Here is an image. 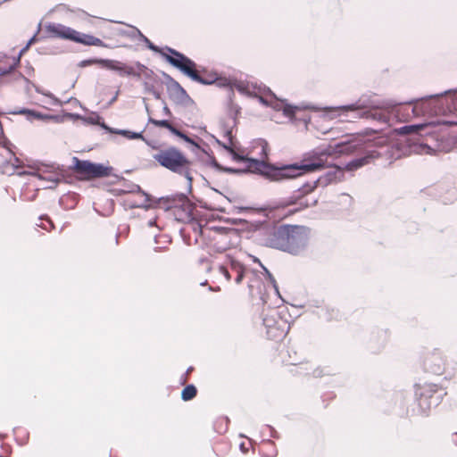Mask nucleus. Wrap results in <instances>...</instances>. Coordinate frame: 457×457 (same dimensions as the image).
Wrapping results in <instances>:
<instances>
[{"mask_svg":"<svg viewBox=\"0 0 457 457\" xmlns=\"http://www.w3.org/2000/svg\"><path fill=\"white\" fill-rule=\"evenodd\" d=\"M434 129L435 125L431 122L403 126L397 132L403 137L394 144H386L385 138H378L374 142H362L361 139L341 141L306 153L298 164H303L307 159L309 162L320 163L312 170H303V175L325 168L327 158L332 155L357 154L354 159L342 167L346 171L357 170L379 158L392 163L403 155L429 153L432 149L422 137L432 136Z\"/></svg>","mask_w":457,"mask_h":457,"instance_id":"nucleus-1","label":"nucleus"},{"mask_svg":"<svg viewBox=\"0 0 457 457\" xmlns=\"http://www.w3.org/2000/svg\"><path fill=\"white\" fill-rule=\"evenodd\" d=\"M224 149L231 155L234 161L247 162V168L253 169L255 173L275 182L295 179L303 175V170H312L320 164L319 162H309L307 159L303 164L294 162L278 166L263 160L246 157L236 152L230 145H224Z\"/></svg>","mask_w":457,"mask_h":457,"instance_id":"nucleus-2","label":"nucleus"},{"mask_svg":"<svg viewBox=\"0 0 457 457\" xmlns=\"http://www.w3.org/2000/svg\"><path fill=\"white\" fill-rule=\"evenodd\" d=\"M309 240L308 227L282 224L274 227L267 235L265 245L294 256H300L307 250Z\"/></svg>","mask_w":457,"mask_h":457,"instance_id":"nucleus-3","label":"nucleus"},{"mask_svg":"<svg viewBox=\"0 0 457 457\" xmlns=\"http://www.w3.org/2000/svg\"><path fill=\"white\" fill-rule=\"evenodd\" d=\"M402 103L384 102L382 104H375L370 98L361 97L355 103L339 105L336 107H326L328 112L338 111L339 115H346L352 112L353 119H367L376 120L381 124H387L389 121L388 110H394Z\"/></svg>","mask_w":457,"mask_h":457,"instance_id":"nucleus-4","label":"nucleus"},{"mask_svg":"<svg viewBox=\"0 0 457 457\" xmlns=\"http://www.w3.org/2000/svg\"><path fill=\"white\" fill-rule=\"evenodd\" d=\"M153 159L162 168L184 177L187 181L188 193L192 191L193 169L192 161L176 146L159 149L153 154Z\"/></svg>","mask_w":457,"mask_h":457,"instance_id":"nucleus-5","label":"nucleus"},{"mask_svg":"<svg viewBox=\"0 0 457 457\" xmlns=\"http://www.w3.org/2000/svg\"><path fill=\"white\" fill-rule=\"evenodd\" d=\"M445 392L436 384L415 385L416 400L411 410V415L428 417L431 408L437 406Z\"/></svg>","mask_w":457,"mask_h":457,"instance_id":"nucleus-6","label":"nucleus"},{"mask_svg":"<svg viewBox=\"0 0 457 457\" xmlns=\"http://www.w3.org/2000/svg\"><path fill=\"white\" fill-rule=\"evenodd\" d=\"M177 58L173 59L171 57L167 58V62L178 69L181 73L185 76L191 79L193 81L198 82L202 85H212L214 84L217 80V75L214 74H207L206 77H204L202 73H205V69H202L201 71L197 70V64L192 59L185 55L184 54L174 51L171 52Z\"/></svg>","mask_w":457,"mask_h":457,"instance_id":"nucleus-7","label":"nucleus"},{"mask_svg":"<svg viewBox=\"0 0 457 457\" xmlns=\"http://www.w3.org/2000/svg\"><path fill=\"white\" fill-rule=\"evenodd\" d=\"M330 184L329 179L326 178L325 175L320 176L312 182H306L297 190H295L292 195L284 200L285 205L296 204L298 207L295 211H301L308 207L315 206L318 204V198H305V195L313 192L318 187H327Z\"/></svg>","mask_w":457,"mask_h":457,"instance_id":"nucleus-8","label":"nucleus"},{"mask_svg":"<svg viewBox=\"0 0 457 457\" xmlns=\"http://www.w3.org/2000/svg\"><path fill=\"white\" fill-rule=\"evenodd\" d=\"M262 320L266 329V336L269 339H282L289 331L290 326L287 320L280 316L277 309H263Z\"/></svg>","mask_w":457,"mask_h":457,"instance_id":"nucleus-9","label":"nucleus"},{"mask_svg":"<svg viewBox=\"0 0 457 457\" xmlns=\"http://www.w3.org/2000/svg\"><path fill=\"white\" fill-rule=\"evenodd\" d=\"M72 162L74 172L81 179L87 180L109 177L113 170L112 166L93 162L88 160H79L78 157H73Z\"/></svg>","mask_w":457,"mask_h":457,"instance_id":"nucleus-10","label":"nucleus"},{"mask_svg":"<svg viewBox=\"0 0 457 457\" xmlns=\"http://www.w3.org/2000/svg\"><path fill=\"white\" fill-rule=\"evenodd\" d=\"M450 95L452 96L451 103H447V108H454L457 109V87L454 89L445 90L439 94H435L431 96H428L425 97H421L420 99H411L404 102V104H412L413 107L411 112L413 115L419 116L420 114H425L427 112H430L433 108L431 106V100L438 101L442 96Z\"/></svg>","mask_w":457,"mask_h":457,"instance_id":"nucleus-11","label":"nucleus"},{"mask_svg":"<svg viewBox=\"0 0 457 457\" xmlns=\"http://www.w3.org/2000/svg\"><path fill=\"white\" fill-rule=\"evenodd\" d=\"M423 367L426 372L440 376L447 370L445 356L443 352L435 348L428 353L423 361Z\"/></svg>","mask_w":457,"mask_h":457,"instance_id":"nucleus-12","label":"nucleus"},{"mask_svg":"<svg viewBox=\"0 0 457 457\" xmlns=\"http://www.w3.org/2000/svg\"><path fill=\"white\" fill-rule=\"evenodd\" d=\"M268 94L265 96H256L259 102L265 106H270L276 111H282L283 114L287 117H293L295 112L299 110L296 105H292L285 102V100L279 99L276 95L270 89H267Z\"/></svg>","mask_w":457,"mask_h":457,"instance_id":"nucleus-13","label":"nucleus"},{"mask_svg":"<svg viewBox=\"0 0 457 457\" xmlns=\"http://www.w3.org/2000/svg\"><path fill=\"white\" fill-rule=\"evenodd\" d=\"M48 37L54 38H62L72 41L74 29L62 25L61 23L48 22L45 26Z\"/></svg>","mask_w":457,"mask_h":457,"instance_id":"nucleus-14","label":"nucleus"},{"mask_svg":"<svg viewBox=\"0 0 457 457\" xmlns=\"http://www.w3.org/2000/svg\"><path fill=\"white\" fill-rule=\"evenodd\" d=\"M103 68L117 72L120 76H133L139 78V73L136 72L132 66L118 60L104 59Z\"/></svg>","mask_w":457,"mask_h":457,"instance_id":"nucleus-15","label":"nucleus"},{"mask_svg":"<svg viewBox=\"0 0 457 457\" xmlns=\"http://www.w3.org/2000/svg\"><path fill=\"white\" fill-rule=\"evenodd\" d=\"M389 339V331L387 329H376L371 333L370 339V348L371 351L380 352L387 344Z\"/></svg>","mask_w":457,"mask_h":457,"instance_id":"nucleus-16","label":"nucleus"},{"mask_svg":"<svg viewBox=\"0 0 457 457\" xmlns=\"http://www.w3.org/2000/svg\"><path fill=\"white\" fill-rule=\"evenodd\" d=\"M167 92L169 97L178 104H187L188 102L192 101L191 97L179 82L169 86Z\"/></svg>","mask_w":457,"mask_h":457,"instance_id":"nucleus-17","label":"nucleus"},{"mask_svg":"<svg viewBox=\"0 0 457 457\" xmlns=\"http://www.w3.org/2000/svg\"><path fill=\"white\" fill-rule=\"evenodd\" d=\"M137 32L138 33L140 39L145 44L146 47L154 52L161 54V56L167 62L168 57H171L173 59H176L177 57L171 53L174 51H177L174 48H171L170 46H165L164 48H161L158 46L154 45L148 37H146L145 35L141 33L140 30L137 29Z\"/></svg>","mask_w":457,"mask_h":457,"instance_id":"nucleus-18","label":"nucleus"},{"mask_svg":"<svg viewBox=\"0 0 457 457\" xmlns=\"http://www.w3.org/2000/svg\"><path fill=\"white\" fill-rule=\"evenodd\" d=\"M72 41L75 43L82 44L84 46L107 47V45L102 39L96 37L93 35L81 33L77 30H74Z\"/></svg>","mask_w":457,"mask_h":457,"instance_id":"nucleus-19","label":"nucleus"},{"mask_svg":"<svg viewBox=\"0 0 457 457\" xmlns=\"http://www.w3.org/2000/svg\"><path fill=\"white\" fill-rule=\"evenodd\" d=\"M11 113L12 114H25V115H27L28 120H59L58 117L55 115L46 114V113H42L40 112L31 110V109H27V108H21L17 111H13Z\"/></svg>","mask_w":457,"mask_h":457,"instance_id":"nucleus-20","label":"nucleus"},{"mask_svg":"<svg viewBox=\"0 0 457 457\" xmlns=\"http://www.w3.org/2000/svg\"><path fill=\"white\" fill-rule=\"evenodd\" d=\"M159 203L164 202L166 204V209L169 210L173 207H177L178 204H180L185 210V204H187L188 198L184 193H178L172 195L161 197L158 200Z\"/></svg>","mask_w":457,"mask_h":457,"instance_id":"nucleus-21","label":"nucleus"},{"mask_svg":"<svg viewBox=\"0 0 457 457\" xmlns=\"http://www.w3.org/2000/svg\"><path fill=\"white\" fill-rule=\"evenodd\" d=\"M206 165H210L219 171H223L230 174H243L247 172L245 169H237L231 167H225L220 164L213 155H208V161H204Z\"/></svg>","mask_w":457,"mask_h":457,"instance_id":"nucleus-22","label":"nucleus"},{"mask_svg":"<svg viewBox=\"0 0 457 457\" xmlns=\"http://www.w3.org/2000/svg\"><path fill=\"white\" fill-rule=\"evenodd\" d=\"M230 270H237L236 274L235 282L238 285L245 278V266L234 258H229Z\"/></svg>","mask_w":457,"mask_h":457,"instance_id":"nucleus-23","label":"nucleus"},{"mask_svg":"<svg viewBox=\"0 0 457 457\" xmlns=\"http://www.w3.org/2000/svg\"><path fill=\"white\" fill-rule=\"evenodd\" d=\"M324 175L329 179L330 183L341 181L344 178V169L341 166H334Z\"/></svg>","mask_w":457,"mask_h":457,"instance_id":"nucleus-24","label":"nucleus"},{"mask_svg":"<svg viewBox=\"0 0 457 457\" xmlns=\"http://www.w3.org/2000/svg\"><path fill=\"white\" fill-rule=\"evenodd\" d=\"M197 395V388L194 384L187 385L181 391V399L188 402L194 399Z\"/></svg>","mask_w":457,"mask_h":457,"instance_id":"nucleus-25","label":"nucleus"},{"mask_svg":"<svg viewBox=\"0 0 457 457\" xmlns=\"http://www.w3.org/2000/svg\"><path fill=\"white\" fill-rule=\"evenodd\" d=\"M123 191L129 193H139L145 197V202L153 201L152 195L144 191L139 185L130 183L129 185L127 186V189H124Z\"/></svg>","mask_w":457,"mask_h":457,"instance_id":"nucleus-26","label":"nucleus"},{"mask_svg":"<svg viewBox=\"0 0 457 457\" xmlns=\"http://www.w3.org/2000/svg\"><path fill=\"white\" fill-rule=\"evenodd\" d=\"M114 134L120 135L128 139H144L143 132H135L129 129H119L114 131Z\"/></svg>","mask_w":457,"mask_h":457,"instance_id":"nucleus-27","label":"nucleus"},{"mask_svg":"<svg viewBox=\"0 0 457 457\" xmlns=\"http://www.w3.org/2000/svg\"><path fill=\"white\" fill-rule=\"evenodd\" d=\"M233 89H237L239 93L245 96H251V92L249 89V85L245 84L242 81H237L236 79L233 80L232 84V91Z\"/></svg>","mask_w":457,"mask_h":457,"instance_id":"nucleus-28","label":"nucleus"},{"mask_svg":"<svg viewBox=\"0 0 457 457\" xmlns=\"http://www.w3.org/2000/svg\"><path fill=\"white\" fill-rule=\"evenodd\" d=\"M148 121L156 127L167 129L170 133L175 127L168 120H155L150 117Z\"/></svg>","mask_w":457,"mask_h":457,"instance_id":"nucleus-29","label":"nucleus"},{"mask_svg":"<svg viewBox=\"0 0 457 457\" xmlns=\"http://www.w3.org/2000/svg\"><path fill=\"white\" fill-rule=\"evenodd\" d=\"M40 179H45L50 183H53V186H47V188L54 189L57 187V185L62 180V177L59 175H49L47 177L38 175Z\"/></svg>","mask_w":457,"mask_h":457,"instance_id":"nucleus-30","label":"nucleus"},{"mask_svg":"<svg viewBox=\"0 0 457 457\" xmlns=\"http://www.w3.org/2000/svg\"><path fill=\"white\" fill-rule=\"evenodd\" d=\"M332 374L333 373L328 367H317L311 373L313 378H322Z\"/></svg>","mask_w":457,"mask_h":457,"instance_id":"nucleus-31","label":"nucleus"},{"mask_svg":"<svg viewBox=\"0 0 457 457\" xmlns=\"http://www.w3.org/2000/svg\"><path fill=\"white\" fill-rule=\"evenodd\" d=\"M188 144L191 145V152L194 153L195 154L198 155L199 152H201L202 154L206 155V158H208V155H210L206 152V150H204L195 138L191 137V143ZM205 161H208V159H206Z\"/></svg>","mask_w":457,"mask_h":457,"instance_id":"nucleus-32","label":"nucleus"},{"mask_svg":"<svg viewBox=\"0 0 457 457\" xmlns=\"http://www.w3.org/2000/svg\"><path fill=\"white\" fill-rule=\"evenodd\" d=\"M103 61H104V58H90V59L82 60L81 62H79L78 65L80 68H85V67H87V66L93 65V64H98L101 67H103V63H104Z\"/></svg>","mask_w":457,"mask_h":457,"instance_id":"nucleus-33","label":"nucleus"},{"mask_svg":"<svg viewBox=\"0 0 457 457\" xmlns=\"http://www.w3.org/2000/svg\"><path fill=\"white\" fill-rule=\"evenodd\" d=\"M229 258H231V257L228 256L227 262L219 266L220 272L225 277V278L228 281H229L231 279Z\"/></svg>","mask_w":457,"mask_h":457,"instance_id":"nucleus-34","label":"nucleus"},{"mask_svg":"<svg viewBox=\"0 0 457 457\" xmlns=\"http://www.w3.org/2000/svg\"><path fill=\"white\" fill-rule=\"evenodd\" d=\"M255 262H258L259 264L262 266V268L263 269L268 279L270 280V282L272 284L273 287H274V290L276 291V293L278 295H279V292H278V285H277V282H276V279L274 278L273 275L270 272V270L265 268L262 263L261 262L258 260V259H255Z\"/></svg>","mask_w":457,"mask_h":457,"instance_id":"nucleus-35","label":"nucleus"},{"mask_svg":"<svg viewBox=\"0 0 457 457\" xmlns=\"http://www.w3.org/2000/svg\"><path fill=\"white\" fill-rule=\"evenodd\" d=\"M215 84L220 87H228L229 89H232L233 80H231L230 79L217 76V80L215 81Z\"/></svg>","mask_w":457,"mask_h":457,"instance_id":"nucleus-36","label":"nucleus"},{"mask_svg":"<svg viewBox=\"0 0 457 457\" xmlns=\"http://www.w3.org/2000/svg\"><path fill=\"white\" fill-rule=\"evenodd\" d=\"M171 134L179 137V138L183 139L186 143H191V137L187 136L183 131L179 130L176 127L171 130Z\"/></svg>","mask_w":457,"mask_h":457,"instance_id":"nucleus-37","label":"nucleus"},{"mask_svg":"<svg viewBox=\"0 0 457 457\" xmlns=\"http://www.w3.org/2000/svg\"><path fill=\"white\" fill-rule=\"evenodd\" d=\"M19 63H20V61H19V58H17V60L9 67H7V68L0 67V76H5V75L12 72Z\"/></svg>","mask_w":457,"mask_h":457,"instance_id":"nucleus-38","label":"nucleus"},{"mask_svg":"<svg viewBox=\"0 0 457 457\" xmlns=\"http://www.w3.org/2000/svg\"><path fill=\"white\" fill-rule=\"evenodd\" d=\"M338 314V311L332 308V309H328V308H326L325 310V314H324V318L327 320H332L333 318L337 317Z\"/></svg>","mask_w":457,"mask_h":457,"instance_id":"nucleus-39","label":"nucleus"},{"mask_svg":"<svg viewBox=\"0 0 457 457\" xmlns=\"http://www.w3.org/2000/svg\"><path fill=\"white\" fill-rule=\"evenodd\" d=\"M102 120V117L99 116V115H96V116H89V117H86V118H83V120L89 123V124H92V125H98L99 122L101 121Z\"/></svg>","mask_w":457,"mask_h":457,"instance_id":"nucleus-40","label":"nucleus"},{"mask_svg":"<svg viewBox=\"0 0 457 457\" xmlns=\"http://www.w3.org/2000/svg\"><path fill=\"white\" fill-rule=\"evenodd\" d=\"M162 75L164 78V80H165L164 82H165L167 88L169 87V86H172L178 82L170 75H169L168 73H166L164 71H162Z\"/></svg>","mask_w":457,"mask_h":457,"instance_id":"nucleus-41","label":"nucleus"},{"mask_svg":"<svg viewBox=\"0 0 457 457\" xmlns=\"http://www.w3.org/2000/svg\"><path fill=\"white\" fill-rule=\"evenodd\" d=\"M36 41V35H34L27 43V45L22 47L21 50H20V53H19V55H18V58L20 59V57L24 54L28 49L29 48L30 45L33 44L34 42Z\"/></svg>","mask_w":457,"mask_h":457,"instance_id":"nucleus-42","label":"nucleus"},{"mask_svg":"<svg viewBox=\"0 0 457 457\" xmlns=\"http://www.w3.org/2000/svg\"><path fill=\"white\" fill-rule=\"evenodd\" d=\"M143 76L146 80L154 81L155 80V73L154 71L147 68V70L145 71V72H142Z\"/></svg>","mask_w":457,"mask_h":457,"instance_id":"nucleus-43","label":"nucleus"},{"mask_svg":"<svg viewBox=\"0 0 457 457\" xmlns=\"http://www.w3.org/2000/svg\"><path fill=\"white\" fill-rule=\"evenodd\" d=\"M98 126L104 129L107 133L114 134V131H116L117 129L111 128L108 126L104 120H101Z\"/></svg>","mask_w":457,"mask_h":457,"instance_id":"nucleus-44","label":"nucleus"},{"mask_svg":"<svg viewBox=\"0 0 457 457\" xmlns=\"http://www.w3.org/2000/svg\"><path fill=\"white\" fill-rule=\"evenodd\" d=\"M143 86H144V89L146 93L152 94V92H154L155 90L154 86L148 81H145Z\"/></svg>","mask_w":457,"mask_h":457,"instance_id":"nucleus-45","label":"nucleus"},{"mask_svg":"<svg viewBox=\"0 0 457 457\" xmlns=\"http://www.w3.org/2000/svg\"><path fill=\"white\" fill-rule=\"evenodd\" d=\"M135 66H136V68L137 70V72L139 73V77L141 76L142 72H145V71L147 70V67L145 64H143V63H141L139 62H135Z\"/></svg>","mask_w":457,"mask_h":457,"instance_id":"nucleus-46","label":"nucleus"},{"mask_svg":"<svg viewBox=\"0 0 457 457\" xmlns=\"http://www.w3.org/2000/svg\"><path fill=\"white\" fill-rule=\"evenodd\" d=\"M148 202H144L142 204H138V205H129L130 208H142L145 210H148L151 207V204H147Z\"/></svg>","mask_w":457,"mask_h":457,"instance_id":"nucleus-47","label":"nucleus"},{"mask_svg":"<svg viewBox=\"0 0 457 457\" xmlns=\"http://www.w3.org/2000/svg\"><path fill=\"white\" fill-rule=\"evenodd\" d=\"M198 204H199V206L203 209H206V210H212V207H211L210 205L207 204V203L202 201V200H198L197 201Z\"/></svg>","mask_w":457,"mask_h":457,"instance_id":"nucleus-48","label":"nucleus"},{"mask_svg":"<svg viewBox=\"0 0 457 457\" xmlns=\"http://www.w3.org/2000/svg\"><path fill=\"white\" fill-rule=\"evenodd\" d=\"M39 219L40 220H46L48 221V223H49V226H50L49 229L54 228V223L52 222V220L46 215H42V216L39 217Z\"/></svg>","mask_w":457,"mask_h":457,"instance_id":"nucleus-49","label":"nucleus"},{"mask_svg":"<svg viewBox=\"0 0 457 457\" xmlns=\"http://www.w3.org/2000/svg\"><path fill=\"white\" fill-rule=\"evenodd\" d=\"M225 136L228 137V141L230 143H232V138H233V136H232V130L231 129H228L226 130L225 132Z\"/></svg>","mask_w":457,"mask_h":457,"instance_id":"nucleus-50","label":"nucleus"},{"mask_svg":"<svg viewBox=\"0 0 457 457\" xmlns=\"http://www.w3.org/2000/svg\"><path fill=\"white\" fill-rule=\"evenodd\" d=\"M119 93H120V91L118 90V91L116 92V94L114 95V96H113V97H112V99H111V100L109 101V103H108V104H109V105L112 104L117 100L118 96H119Z\"/></svg>","mask_w":457,"mask_h":457,"instance_id":"nucleus-51","label":"nucleus"},{"mask_svg":"<svg viewBox=\"0 0 457 457\" xmlns=\"http://www.w3.org/2000/svg\"><path fill=\"white\" fill-rule=\"evenodd\" d=\"M152 95L154 96L155 99H161V93L156 89L154 92H152Z\"/></svg>","mask_w":457,"mask_h":457,"instance_id":"nucleus-52","label":"nucleus"},{"mask_svg":"<svg viewBox=\"0 0 457 457\" xmlns=\"http://www.w3.org/2000/svg\"><path fill=\"white\" fill-rule=\"evenodd\" d=\"M163 112H164L166 115H168V116H170V115H171V112H170V111L169 107H168L166 104L163 106Z\"/></svg>","mask_w":457,"mask_h":457,"instance_id":"nucleus-53","label":"nucleus"},{"mask_svg":"<svg viewBox=\"0 0 457 457\" xmlns=\"http://www.w3.org/2000/svg\"><path fill=\"white\" fill-rule=\"evenodd\" d=\"M239 448H240V450H241L244 453H247V451H248V449L245 447V443H241V444H240V445H239Z\"/></svg>","mask_w":457,"mask_h":457,"instance_id":"nucleus-54","label":"nucleus"},{"mask_svg":"<svg viewBox=\"0 0 457 457\" xmlns=\"http://www.w3.org/2000/svg\"><path fill=\"white\" fill-rule=\"evenodd\" d=\"M268 428L270 430V435L272 437H277V432L275 431V429L270 427V426H268Z\"/></svg>","mask_w":457,"mask_h":457,"instance_id":"nucleus-55","label":"nucleus"},{"mask_svg":"<svg viewBox=\"0 0 457 457\" xmlns=\"http://www.w3.org/2000/svg\"><path fill=\"white\" fill-rule=\"evenodd\" d=\"M70 117L71 118H74V119H82L83 120V117L79 114H77V113H69L68 114Z\"/></svg>","mask_w":457,"mask_h":457,"instance_id":"nucleus-56","label":"nucleus"},{"mask_svg":"<svg viewBox=\"0 0 457 457\" xmlns=\"http://www.w3.org/2000/svg\"><path fill=\"white\" fill-rule=\"evenodd\" d=\"M452 442L457 446V432L453 434Z\"/></svg>","mask_w":457,"mask_h":457,"instance_id":"nucleus-57","label":"nucleus"},{"mask_svg":"<svg viewBox=\"0 0 457 457\" xmlns=\"http://www.w3.org/2000/svg\"><path fill=\"white\" fill-rule=\"evenodd\" d=\"M209 291H213V292H218L220 290V287H209Z\"/></svg>","mask_w":457,"mask_h":457,"instance_id":"nucleus-58","label":"nucleus"},{"mask_svg":"<svg viewBox=\"0 0 457 457\" xmlns=\"http://www.w3.org/2000/svg\"><path fill=\"white\" fill-rule=\"evenodd\" d=\"M215 141L217 142V144H219L222 148H224V145H228L227 144L221 142L220 140H219L218 138H215Z\"/></svg>","mask_w":457,"mask_h":457,"instance_id":"nucleus-59","label":"nucleus"},{"mask_svg":"<svg viewBox=\"0 0 457 457\" xmlns=\"http://www.w3.org/2000/svg\"><path fill=\"white\" fill-rule=\"evenodd\" d=\"M154 224H155V220H150L148 221V226H149V227H153V226H154Z\"/></svg>","mask_w":457,"mask_h":457,"instance_id":"nucleus-60","label":"nucleus"},{"mask_svg":"<svg viewBox=\"0 0 457 457\" xmlns=\"http://www.w3.org/2000/svg\"><path fill=\"white\" fill-rule=\"evenodd\" d=\"M33 87H35V89H36V91H37V93L43 94V93L41 92L40 88H38V87H37V86H35L34 84H33Z\"/></svg>","mask_w":457,"mask_h":457,"instance_id":"nucleus-61","label":"nucleus"},{"mask_svg":"<svg viewBox=\"0 0 457 457\" xmlns=\"http://www.w3.org/2000/svg\"><path fill=\"white\" fill-rule=\"evenodd\" d=\"M162 249V247H160V246H157V247H154V251L155 252H159Z\"/></svg>","mask_w":457,"mask_h":457,"instance_id":"nucleus-62","label":"nucleus"},{"mask_svg":"<svg viewBox=\"0 0 457 457\" xmlns=\"http://www.w3.org/2000/svg\"><path fill=\"white\" fill-rule=\"evenodd\" d=\"M193 370V368H192V367H189V368L187 369V370L186 374H188L189 372H191V370Z\"/></svg>","mask_w":457,"mask_h":457,"instance_id":"nucleus-63","label":"nucleus"},{"mask_svg":"<svg viewBox=\"0 0 457 457\" xmlns=\"http://www.w3.org/2000/svg\"><path fill=\"white\" fill-rule=\"evenodd\" d=\"M207 284V280H205L204 282H202L200 285L201 286H205Z\"/></svg>","mask_w":457,"mask_h":457,"instance_id":"nucleus-64","label":"nucleus"}]
</instances>
